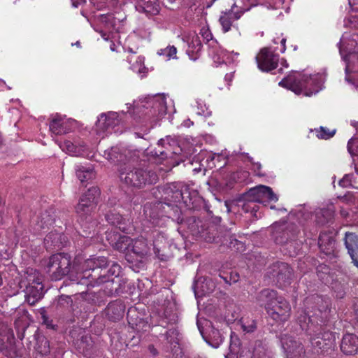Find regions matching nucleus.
<instances>
[{
	"instance_id": "obj_1",
	"label": "nucleus",
	"mask_w": 358,
	"mask_h": 358,
	"mask_svg": "<svg viewBox=\"0 0 358 358\" xmlns=\"http://www.w3.org/2000/svg\"><path fill=\"white\" fill-rule=\"evenodd\" d=\"M108 260L104 257H97L88 259L83 264V271L80 274L78 283L87 287L99 286L104 282L110 281V277H117L120 273L121 267L113 263L107 268Z\"/></svg>"
},
{
	"instance_id": "obj_2",
	"label": "nucleus",
	"mask_w": 358,
	"mask_h": 358,
	"mask_svg": "<svg viewBox=\"0 0 358 358\" xmlns=\"http://www.w3.org/2000/svg\"><path fill=\"white\" fill-rule=\"evenodd\" d=\"M324 81V73H318L308 76L294 72L280 81L278 85L292 90L296 94H303L306 96H311L322 90Z\"/></svg>"
},
{
	"instance_id": "obj_3",
	"label": "nucleus",
	"mask_w": 358,
	"mask_h": 358,
	"mask_svg": "<svg viewBox=\"0 0 358 358\" xmlns=\"http://www.w3.org/2000/svg\"><path fill=\"white\" fill-rule=\"evenodd\" d=\"M120 182L127 187L141 189L158 180L156 172L150 166L140 164L134 166L130 164H122L118 169Z\"/></svg>"
},
{
	"instance_id": "obj_4",
	"label": "nucleus",
	"mask_w": 358,
	"mask_h": 358,
	"mask_svg": "<svg viewBox=\"0 0 358 358\" xmlns=\"http://www.w3.org/2000/svg\"><path fill=\"white\" fill-rule=\"evenodd\" d=\"M83 268V265L80 268L75 262L71 270V257L67 254L57 253L52 255L48 260L46 266V271L53 280H59L66 275L71 272V275L76 273V278L72 280L78 283L80 279V273Z\"/></svg>"
},
{
	"instance_id": "obj_5",
	"label": "nucleus",
	"mask_w": 358,
	"mask_h": 358,
	"mask_svg": "<svg viewBox=\"0 0 358 358\" xmlns=\"http://www.w3.org/2000/svg\"><path fill=\"white\" fill-rule=\"evenodd\" d=\"M173 106V103L170 101L169 106H168L166 98L164 95H155L148 96L143 100L134 102V110L138 112H141L143 108L148 110L145 113L149 117H156L157 119H162L166 114L171 113L174 110L171 108Z\"/></svg>"
},
{
	"instance_id": "obj_6",
	"label": "nucleus",
	"mask_w": 358,
	"mask_h": 358,
	"mask_svg": "<svg viewBox=\"0 0 358 358\" xmlns=\"http://www.w3.org/2000/svg\"><path fill=\"white\" fill-rule=\"evenodd\" d=\"M304 315L299 317L302 329L308 331L315 322L318 323L317 317L328 308V303L320 296L308 297L303 302Z\"/></svg>"
},
{
	"instance_id": "obj_7",
	"label": "nucleus",
	"mask_w": 358,
	"mask_h": 358,
	"mask_svg": "<svg viewBox=\"0 0 358 358\" xmlns=\"http://www.w3.org/2000/svg\"><path fill=\"white\" fill-rule=\"evenodd\" d=\"M98 17L105 29L98 31L105 41H110L109 47L111 51H118L119 43L116 45L115 41L120 39L119 32L122 29V21L112 13L101 14Z\"/></svg>"
},
{
	"instance_id": "obj_8",
	"label": "nucleus",
	"mask_w": 358,
	"mask_h": 358,
	"mask_svg": "<svg viewBox=\"0 0 358 358\" xmlns=\"http://www.w3.org/2000/svg\"><path fill=\"white\" fill-rule=\"evenodd\" d=\"M339 51L343 59L346 63L345 74L349 73L350 63L358 59V34H344L339 43Z\"/></svg>"
},
{
	"instance_id": "obj_9",
	"label": "nucleus",
	"mask_w": 358,
	"mask_h": 358,
	"mask_svg": "<svg viewBox=\"0 0 358 358\" xmlns=\"http://www.w3.org/2000/svg\"><path fill=\"white\" fill-rule=\"evenodd\" d=\"M99 194V189L97 187H92L81 196L76 206V213L80 219L83 226L90 220V214Z\"/></svg>"
},
{
	"instance_id": "obj_10",
	"label": "nucleus",
	"mask_w": 358,
	"mask_h": 358,
	"mask_svg": "<svg viewBox=\"0 0 358 358\" xmlns=\"http://www.w3.org/2000/svg\"><path fill=\"white\" fill-rule=\"evenodd\" d=\"M250 6L244 4L243 0H235L234 3L229 10L222 11L220 16V23L224 32L229 31L234 22L241 18L242 15L249 10Z\"/></svg>"
},
{
	"instance_id": "obj_11",
	"label": "nucleus",
	"mask_w": 358,
	"mask_h": 358,
	"mask_svg": "<svg viewBox=\"0 0 358 358\" xmlns=\"http://www.w3.org/2000/svg\"><path fill=\"white\" fill-rule=\"evenodd\" d=\"M121 120L122 118L117 112L103 113L98 117L94 128L95 131L99 136L116 133L117 129L115 127L120 124Z\"/></svg>"
},
{
	"instance_id": "obj_12",
	"label": "nucleus",
	"mask_w": 358,
	"mask_h": 358,
	"mask_svg": "<svg viewBox=\"0 0 358 358\" xmlns=\"http://www.w3.org/2000/svg\"><path fill=\"white\" fill-rule=\"evenodd\" d=\"M242 197L244 201H249L254 203H262L266 199L275 202L278 200L277 195L273 192L271 188L264 185H259L251 188L248 192L245 193Z\"/></svg>"
},
{
	"instance_id": "obj_13",
	"label": "nucleus",
	"mask_w": 358,
	"mask_h": 358,
	"mask_svg": "<svg viewBox=\"0 0 358 358\" xmlns=\"http://www.w3.org/2000/svg\"><path fill=\"white\" fill-rule=\"evenodd\" d=\"M50 131L55 135H63L72 132L77 128V122L71 118H66L56 114L49 124Z\"/></svg>"
},
{
	"instance_id": "obj_14",
	"label": "nucleus",
	"mask_w": 358,
	"mask_h": 358,
	"mask_svg": "<svg viewBox=\"0 0 358 358\" xmlns=\"http://www.w3.org/2000/svg\"><path fill=\"white\" fill-rule=\"evenodd\" d=\"M29 285L26 287V297L29 303L33 305L40 300L44 294L41 278L34 271V276L29 275Z\"/></svg>"
},
{
	"instance_id": "obj_15",
	"label": "nucleus",
	"mask_w": 358,
	"mask_h": 358,
	"mask_svg": "<svg viewBox=\"0 0 358 358\" xmlns=\"http://www.w3.org/2000/svg\"><path fill=\"white\" fill-rule=\"evenodd\" d=\"M256 61L261 71L268 72L277 67L279 58L278 55L275 54L270 48H264L256 56Z\"/></svg>"
},
{
	"instance_id": "obj_16",
	"label": "nucleus",
	"mask_w": 358,
	"mask_h": 358,
	"mask_svg": "<svg viewBox=\"0 0 358 358\" xmlns=\"http://www.w3.org/2000/svg\"><path fill=\"white\" fill-rule=\"evenodd\" d=\"M291 306L289 302L280 296L267 312L268 315L277 322H285L290 317Z\"/></svg>"
},
{
	"instance_id": "obj_17",
	"label": "nucleus",
	"mask_w": 358,
	"mask_h": 358,
	"mask_svg": "<svg viewBox=\"0 0 358 358\" xmlns=\"http://www.w3.org/2000/svg\"><path fill=\"white\" fill-rule=\"evenodd\" d=\"M293 272L289 266L284 262H278L273 267V277L279 287L284 288L291 283Z\"/></svg>"
},
{
	"instance_id": "obj_18",
	"label": "nucleus",
	"mask_w": 358,
	"mask_h": 358,
	"mask_svg": "<svg viewBox=\"0 0 358 358\" xmlns=\"http://www.w3.org/2000/svg\"><path fill=\"white\" fill-rule=\"evenodd\" d=\"M151 245L153 246L155 254L158 256L159 250L157 248L156 241H154L152 244L149 243L146 238H145L143 236L132 239V244H131L130 252L142 257L149 254L151 250Z\"/></svg>"
},
{
	"instance_id": "obj_19",
	"label": "nucleus",
	"mask_w": 358,
	"mask_h": 358,
	"mask_svg": "<svg viewBox=\"0 0 358 358\" xmlns=\"http://www.w3.org/2000/svg\"><path fill=\"white\" fill-rule=\"evenodd\" d=\"M59 148L62 151L71 156L80 157L85 156L87 155V146L81 141H75L71 142L70 141H56Z\"/></svg>"
},
{
	"instance_id": "obj_20",
	"label": "nucleus",
	"mask_w": 358,
	"mask_h": 358,
	"mask_svg": "<svg viewBox=\"0 0 358 358\" xmlns=\"http://www.w3.org/2000/svg\"><path fill=\"white\" fill-rule=\"evenodd\" d=\"M166 199L171 202L178 203L185 199L187 187L182 182H177L167 185L165 188Z\"/></svg>"
},
{
	"instance_id": "obj_21",
	"label": "nucleus",
	"mask_w": 358,
	"mask_h": 358,
	"mask_svg": "<svg viewBox=\"0 0 358 358\" xmlns=\"http://www.w3.org/2000/svg\"><path fill=\"white\" fill-rule=\"evenodd\" d=\"M276 291L270 289H264L262 290L257 296V302L261 306H264L268 312L272 306L280 298Z\"/></svg>"
},
{
	"instance_id": "obj_22",
	"label": "nucleus",
	"mask_w": 358,
	"mask_h": 358,
	"mask_svg": "<svg viewBox=\"0 0 358 358\" xmlns=\"http://www.w3.org/2000/svg\"><path fill=\"white\" fill-rule=\"evenodd\" d=\"M280 343L282 349L287 354V356L293 355L294 357H296L297 354H299L303 350L301 343L286 334L280 337Z\"/></svg>"
},
{
	"instance_id": "obj_23",
	"label": "nucleus",
	"mask_w": 358,
	"mask_h": 358,
	"mask_svg": "<svg viewBox=\"0 0 358 358\" xmlns=\"http://www.w3.org/2000/svg\"><path fill=\"white\" fill-rule=\"evenodd\" d=\"M176 142L173 139L169 137L161 138L158 141V150H155L153 155L160 157V159H165L176 152L172 149V146L176 145Z\"/></svg>"
},
{
	"instance_id": "obj_24",
	"label": "nucleus",
	"mask_w": 358,
	"mask_h": 358,
	"mask_svg": "<svg viewBox=\"0 0 358 358\" xmlns=\"http://www.w3.org/2000/svg\"><path fill=\"white\" fill-rule=\"evenodd\" d=\"M345 245L352 262L358 267V236L353 233H346Z\"/></svg>"
},
{
	"instance_id": "obj_25",
	"label": "nucleus",
	"mask_w": 358,
	"mask_h": 358,
	"mask_svg": "<svg viewBox=\"0 0 358 358\" xmlns=\"http://www.w3.org/2000/svg\"><path fill=\"white\" fill-rule=\"evenodd\" d=\"M341 350L345 355H354L358 351V337L353 334L343 336Z\"/></svg>"
},
{
	"instance_id": "obj_26",
	"label": "nucleus",
	"mask_w": 358,
	"mask_h": 358,
	"mask_svg": "<svg viewBox=\"0 0 358 358\" xmlns=\"http://www.w3.org/2000/svg\"><path fill=\"white\" fill-rule=\"evenodd\" d=\"M136 10L147 15H155L159 13L160 7L157 0H138Z\"/></svg>"
},
{
	"instance_id": "obj_27",
	"label": "nucleus",
	"mask_w": 358,
	"mask_h": 358,
	"mask_svg": "<svg viewBox=\"0 0 358 358\" xmlns=\"http://www.w3.org/2000/svg\"><path fill=\"white\" fill-rule=\"evenodd\" d=\"M197 327L205 341L213 348H217L223 341L222 336L220 332L215 329H212L210 335L208 338L204 336L203 328L202 327V322L200 320L196 321Z\"/></svg>"
},
{
	"instance_id": "obj_28",
	"label": "nucleus",
	"mask_w": 358,
	"mask_h": 358,
	"mask_svg": "<svg viewBox=\"0 0 358 358\" xmlns=\"http://www.w3.org/2000/svg\"><path fill=\"white\" fill-rule=\"evenodd\" d=\"M125 307L120 301L110 303L106 309V315L110 320L117 321L122 318Z\"/></svg>"
},
{
	"instance_id": "obj_29",
	"label": "nucleus",
	"mask_w": 358,
	"mask_h": 358,
	"mask_svg": "<svg viewBox=\"0 0 358 358\" xmlns=\"http://www.w3.org/2000/svg\"><path fill=\"white\" fill-rule=\"evenodd\" d=\"M212 54H213V59L215 62L218 64L234 63L239 55L238 52H229L221 48H219L217 50H213Z\"/></svg>"
},
{
	"instance_id": "obj_30",
	"label": "nucleus",
	"mask_w": 358,
	"mask_h": 358,
	"mask_svg": "<svg viewBox=\"0 0 358 358\" xmlns=\"http://www.w3.org/2000/svg\"><path fill=\"white\" fill-rule=\"evenodd\" d=\"M65 236L56 231H51L44 238V245L47 249L60 248L64 245Z\"/></svg>"
},
{
	"instance_id": "obj_31",
	"label": "nucleus",
	"mask_w": 358,
	"mask_h": 358,
	"mask_svg": "<svg viewBox=\"0 0 358 358\" xmlns=\"http://www.w3.org/2000/svg\"><path fill=\"white\" fill-rule=\"evenodd\" d=\"M202 44L199 37L193 34L188 41V47L187 48V54L189 59L192 61H196L200 55L201 51Z\"/></svg>"
},
{
	"instance_id": "obj_32",
	"label": "nucleus",
	"mask_w": 358,
	"mask_h": 358,
	"mask_svg": "<svg viewBox=\"0 0 358 358\" xmlns=\"http://www.w3.org/2000/svg\"><path fill=\"white\" fill-rule=\"evenodd\" d=\"M75 171L78 178L81 182H87L95 178V172L92 165L77 164L75 166Z\"/></svg>"
},
{
	"instance_id": "obj_33",
	"label": "nucleus",
	"mask_w": 358,
	"mask_h": 358,
	"mask_svg": "<svg viewBox=\"0 0 358 358\" xmlns=\"http://www.w3.org/2000/svg\"><path fill=\"white\" fill-rule=\"evenodd\" d=\"M330 336V334L327 333L324 335V336L327 337V338L320 337V334L315 336V337H311L310 343L312 346L316 350H320L322 352L331 348L333 346V341L329 338Z\"/></svg>"
},
{
	"instance_id": "obj_34",
	"label": "nucleus",
	"mask_w": 358,
	"mask_h": 358,
	"mask_svg": "<svg viewBox=\"0 0 358 358\" xmlns=\"http://www.w3.org/2000/svg\"><path fill=\"white\" fill-rule=\"evenodd\" d=\"M334 215V208L332 205L325 208H320L315 211V222L319 224H324L332 220Z\"/></svg>"
},
{
	"instance_id": "obj_35",
	"label": "nucleus",
	"mask_w": 358,
	"mask_h": 358,
	"mask_svg": "<svg viewBox=\"0 0 358 358\" xmlns=\"http://www.w3.org/2000/svg\"><path fill=\"white\" fill-rule=\"evenodd\" d=\"M105 217L110 224L116 226L123 232H127L128 229L126 228L125 224L123 222V217L120 213H116L115 210L106 213Z\"/></svg>"
},
{
	"instance_id": "obj_36",
	"label": "nucleus",
	"mask_w": 358,
	"mask_h": 358,
	"mask_svg": "<svg viewBox=\"0 0 358 358\" xmlns=\"http://www.w3.org/2000/svg\"><path fill=\"white\" fill-rule=\"evenodd\" d=\"M339 185L343 187H352L358 189V169L355 168L354 173L346 174L340 180Z\"/></svg>"
},
{
	"instance_id": "obj_37",
	"label": "nucleus",
	"mask_w": 358,
	"mask_h": 358,
	"mask_svg": "<svg viewBox=\"0 0 358 358\" xmlns=\"http://www.w3.org/2000/svg\"><path fill=\"white\" fill-rule=\"evenodd\" d=\"M131 244H132V238L127 236H120L117 241L113 243V246L120 252H130Z\"/></svg>"
},
{
	"instance_id": "obj_38",
	"label": "nucleus",
	"mask_w": 358,
	"mask_h": 358,
	"mask_svg": "<svg viewBox=\"0 0 358 358\" xmlns=\"http://www.w3.org/2000/svg\"><path fill=\"white\" fill-rule=\"evenodd\" d=\"M335 241L329 236L322 234L320 235L318 240V245L320 248L324 252L328 253L330 250H333Z\"/></svg>"
},
{
	"instance_id": "obj_39",
	"label": "nucleus",
	"mask_w": 358,
	"mask_h": 358,
	"mask_svg": "<svg viewBox=\"0 0 358 358\" xmlns=\"http://www.w3.org/2000/svg\"><path fill=\"white\" fill-rule=\"evenodd\" d=\"M127 61L131 64L130 69L138 73L143 72L145 68L144 66V57L142 56L135 57L131 55L128 57Z\"/></svg>"
},
{
	"instance_id": "obj_40",
	"label": "nucleus",
	"mask_w": 358,
	"mask_h": 358,
	"mask_svg": "<svg viewBox=\"0 0 358 358\" xmlns=\"http://www.w3.org/2000/svg\"><path fill=\"white\" fill-rule=\"evenodd\" d=\"M292 0H267L268 6L273 9H285L286 11L289 9V6Z\"/></svg>"
},
{
	"instance_id": "obj_41",
	"label": "nucleus",
	"mask_w": 358,
	"mask_h": 358,
	"mask_svg": "<svg viewBox=\"0 0 358 358\" xmlns=\"http://www.w3.org/2000/svg\"><path fill=\"white\" fill-rule=\"evenodd\" d=\"M316 136L318 138L329 139L336 134V129L330 130L327 127H320L319 129H316Z\"/></svg>"
},
{
	"instance_id": "obj_42",
	"label": "nucleus",
	"mask_w": 358,
	"mask_h": 358,
	"mask_svg": "<svg viewBox=\"0 0 358 358\" xmlns=\"http://www.w3.org/2000/svg\"><path fill=\"white\" fill-rule=\"evenodd\" d=\"M177 49L173 45H169L165 48L160 49L158 51L159 55L164 56L166 59L176 58Z\"/></svg>"
},
{
	"instance_id": "obj_43",
	"label": "nucleus",
	"mask_w": 358,
	"mask_h": 358,
	"mask_svg": "<svg viewBox=\"0 0 358 358\" xmlns=\"http://www.w3.org/2000/svg\"><path fill=\"white\" fill-rule=\"evenodd\" d=\"M196 104L197 115L204 117H209L211 115V111L208 109L203 100L196 99Z\"/></svg>"
},
{
	"instance_id": "obj_44",
	"label": "nucleus",
	"mask_w": 358,
	"mask_h": 358,
	"mask_svg": "<svg viewBox=\"0 0 358 358\" xmlns=\"http://www.w3.org/2000/svg\"><path fill=\"white\" fill-rule=\"evenodd\" d=\"M179 334L177 329H170L166 333V339L170 344L178 343L179 341Z\"/></svg>"
},
{
	"instance_id": "obj_45",
	"label": "nucleus",
	"mask_w": 358,
	"mask_h": 358,
	"mask_svg": "<svg viewBox=\"0 0 358 358\" xmlns=\"http://www.w3.org/2000/svg\"><path fill=\"white\" fill-rule=\"evenodd\" d=\"M348 151L351 155H358V138H352L348 143Z\"/></svg>"
},
{
	"instance_id": "obj_46",
	"label": "nucleus",
	"mask_w": 358,
	"mask_h": 358,
	"mask_svg": "<svg viewBox=\"0 0 358 358\" xmlns=\"http://www.w3.org/2000/svg\"><path fill=\"white\" fill-rule=\"evenodd\" d=\"M345 25L358 29V15H350L344 21Z\"/></svg>"
},
{
	"instance_id": "obj_47",
	"label": "nucleus",
	"mask_w": 358,
	"mask_h": 358,
	"mask_svg": "<svg viewBox=\"0 0 358 358\" xmlns=\"http://www.w3.org/2000/svg\"><path fill=\"white\" fill-rule=\"evenodd\" d=\"M242 329L245 332H252L256 329L255 323L253 320H251L248 324L243 322L241 324Z\"/></svg>"
},
{
	"instance_id": "obj_48",
	"label": "nucleus",
	"mask_w": 358,
	"mask_h": 358,
	"mask_svg": "<svg viewBox=\"0 0 358 358\" xmlns=\"http://www.w3.org/2000/svg\"><path fill=\"white\" fill-rule=\"evenodd\" d=\"M133 312H135V311L134 310H132L131 308L129 310L128 313H127L128 322H129V324H131L134 329H135L136 331H139L140 330V324L142 322H140V323L138 324V323L133 322L131 320V314Z\"/></svg>"
},
{
	"instance_id": "obj_49",
	"label": "nucleus",
	"mask_w": 358,
	"mask_h": 358,
	"mask_svg": "<svg viewBox=\"0 0 358 358\" xmlns=\"http://www.w3.org/2000/svg\"><path fill=\"white\" fill-rule=\"evenodd\" d=\"M256 206V204L254 203L245 201V203L243 204L242 208L245 212L248 213L255 210Z\"/></svg>"
},
{
	"instance_id": "obj_50",
	"label": "nucleus",
	"mask_w": 358,
	"mask_h": 358,
	"mask_svg": "<svg viewBox=\"0 0 358 358\" xmlns=\"http://www.w3.org/2000/svg\"><path fill=\"white\" fill-rule=\"evenodd\" d=\"M201 34L202 37L207 41H209L212 39V34L208 30V29L202 28L201 29Z\"/></svg>"
},
{
	"instance_id": "obj_51",
	"label": "nucleus",
	"mask_w": 358,
	"mask_h": 358,
	"mask_svg": "<svg viewBox=\"0 0 358 358\" xmlns=\"http://www.w3.org/2000/svg\"><path fill=\"white\" fill-rule=\"evenodd\" d=\"M202 283L203 284L205 283L206 285L209 284V285L210 286L209 288H208L207 290H205L204 289V286L202 285L201 286L202 294H206L209 293V292H212L213 290L214 285H213V283L212 282H210V280H205V281H203Z\"/></svg>"
},
{
	"instance_id": "obj_52",
	"label": "nucleus",
	"mask_w": 358,
	"mask_h": 358,
	"mask_svg": "<svg viewBox=\"0 0 358 358\" xmlns=\"http://www.w3.org/2000/svg\"><path fill=\"white\" fill-rule=\"evenodd\" d=\"M348 3L352 10L358 11V0H348Z\"/></svg>"
},
{
	"instance_id": "obj_53",
	"label": "nucleus",
	"mask_w": 358,
	"mask_h": 358,
	"mask_svg": "<svg viewBox=\"0 0 358 358\" xmlns=\"http://www.w3.org/2000/svg\"><path fill=\"white\" fill-rule=\"evenodd\" d=\"M199 233L201 234V236L203 237L204 239H206L207 241H209V242H211V241H215V236H208L207 234L208 233L202 231H199Z\"/></svg>"
},
{
	"instance_id": "obj_54",
	"label": "nucleus",
	"mask_w": 358,
	"mask_h": 358,
	"mask_svg": "<svg viewBox=\"0 0 358 358\" xmlns=\"http://www.w3.org/2000/svg\"><path fill=\"white\" fill-rule=\"evenodd\" d=\"M280 48L279 49V51L281 52V53H284L285 52V50H286V46H285V43H286V38H282L280 40Z\"/></svg>"
},
{
	"instance_id": "obj_55",
	"label": "nucleus",
	"mask_w": 358,
	"mask_h": 358,
	"mask_svg": "<svg viewBox=\"0 0 358 358\" xmlns=\"http://www.w3.org/2000/svg\"><path fill=\"white\" fill-rule=\"evenodd\" d=\"M222 156L220 155V154H217V153H210L209 154L208 157V159H210V160L213 161V160H220V158Z\"/></svg>"
},
{
	"instance_id": "obj_56",
	"label": "nucleus",
	"mask_w": 358,
	"mask_h": 358,
	"mask_svg": "<svg viewBox=\"0 0 358 358\" xmlns=\"http://www.w3.org/2000/svg\"><path fill=\"white\" fill-rule=\"evenodd\" d=\"M166 206L167 208H170L171 207V204H169V203H164V204H163V203H158V204H157V206H156V208H157V209H161L162 208L163 209H165Z\"/></svg>"
},
{
	"instance_id": "obj_57",
	"label": "nucleus",
	"mask_w": 358,
	"mask_h": 358,
	"mask_svg": "<svg viewBox=\"0 0 358 358\" xmlns=\"http://www.w3.org/2000/svg\"><path fill=\"white\" fill-rule=\"evenodd\" d=\"M113 152H115V150L113 148H112L111 149V152H110L108 154H106V153L105 154V155H108V157H106V158L108 160H110V161H113V162L115 161V158H113V156H112Z\"/></svg>"
},
{
	"instance_id": "obj_58",
	"label": "nucleus",
	"mask_w": 358,
	"mask_h": 358,
	"mask_svg": "<svg viewBox=\"0 0 358 358\" xmlns=\"http://www.w3.org/2000/svg\"><path fill=\"white\" fill-rule=\"evenodd\" d=\"M149 350L150 351V352L153 355H155L157 354V350L154 348V346L152 345H150L149 346Z\"/></svg>"
},
{
	"instance_id": "obj_59",
	"label": "nucleus",
	"mask_w": 358,
	"mask_h": 358,
	"mask_svg": "<svg viewBox=\"0 0 358 358\" xmlns=\"http://www.w3.org/2000/svg\"><path fill=\"white\" fill-rule=\"evenodd\" d=\"M355 311L356 317H357V319L358 320V299H357V301L355 303Z\"/></svg>"
},
{
	"instance_id": "obj_60",
	"label": "nucleus",
	"mask_w": 358,
	"mask_h": 358,
	"mask_svg": "<svg viewBox=\"0 0 358 358\" xmlns=\"http://www.w3.org/2000/svg\"><path fill=\"white\" fill-rule=\"evenodd\" d=\"M172 208L176 214H178L180 213L179 208L176 205L173 206Z\"/></svg>"
},
{
	"instance_id": "obj_61",
	"label": "nucleus",
	"mask_w": 358,
	"mask_h": 358,
	"mask_svg": "<svg viewBox=\"0 0 358 358\" xmlns=\"http://www.w3.org/2000/svg\"><path fill=\"white\" fill-rule=\"evenodd\" d=\"M232 77H233V75L231 73L230 74H227L225 76V80H231L232 79Z\"/></svg>"
},
{
	"instance_id": "obj_62",
	"label": "nucleus",
	"mask_w": 358,
	"mask_h": 358,
	"mask_svg": "<svg viewBox=\"0 0 358 358\" xmlns=\"http://www.w3.org/2000/svg\"><path fill=\"white\" fill-rule=\"evenodd\" d=\"M341 214L343 217H347L348 213L347 211H345V210H341Z\"/></svg>"
},
{
	"instance_id": "obj_63",
	"label": "nucleus",
	"mask_w": 358,
	"mask_h": 358,
	"mask_svg": "<svg viewBox=\"0 0 358 358\" xmlns=\"http://www.w3.org/2000/svg\"><path fill=\"white\" fill-rule=\"evenodd\" d=\"M281 64L285 68L288 67V64L285 60H282Z\"/></svg>"
},
{
	"instance_id": "obj_64",
	"label": "nucleus",
	"mask_w": 358,
	"mask_h": 358,
	"mask_svg": "<svg viewBox=\"0 0 358 358\" xmlns=\"http://www.w3.org/2000/svg\"><path fill=\"white\" fill-rule=\"evenodd\" d=\"M164 324H166V322L164 321V320H162L160 322H159V325L161 326H164Z\"/></svg>"
}]
</instances>
